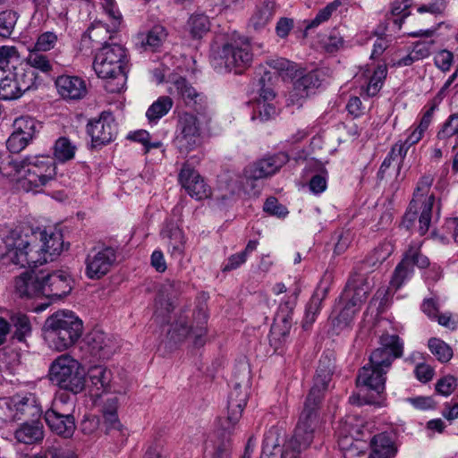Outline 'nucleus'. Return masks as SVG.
Returning a JSON list of instances; mask_svg holds the SVG:
<instances>
[{
	"mask_svg": "<svg viewBox=\"0 0 458 458\" xmlns=\"http://www.w3.org/2000/svg\"><path fill=\"white\" fill-rule=\"evenodd\" d=\"M332 368H318L314 377L313 386L310 390L304 403V408L301 413L299 422L295 428L293 436L284 445L281 458H300V454L307 449L311 444L314 437V430L318 424V408L324 392L327 389L331 381ZM274 433L269 432L265 437L260 458H277L272 454V449L278 446L275 442Z\"/></svg>",
	"mask_w": 458,
	"mask_h": 458,
	"instance_id": "obj_1",
	"label": "nucleus"
},
{
	"mask_svg": "<svg viewBox=\"0 0 458 458\" xmlns=\"http://www.w3.org/2000/svg\"><path fill=\"white\" fill-rule=\"evenodd\" d=\"M379 344L380 347L371 352L369 364L360 369L357 378L359 385L378 394L385 389L386 375L393 361L403 352V343L396 335H382Z\"/></svg>",
	"mask_w": 458,
	"mask_h": 458,
	"instance_id": "obj_2",
	"label": "nucleus"
},
{
	"mask_svg": "<svg viewBox=\"0 0 458 458\" xmlns=\"http://www.w3.org/2000/svg\"><path fill=\"white\" fill-rule=\"evenodd\" d=\"M211 64L218 72L241 74L253 59L250 40L236 33L223 42L217 40L211 48Z\"/></svg>",
	"mask_w": 458,
	"mask_h": 458,
	"instance_id": "obj_3",
	"label": "nucleus"
},
{
	"mask_svg": "<svg viewBox=\"0 0 458 458\" xmlns=\"http://www.w3.org/2000/svg\"><path fill=\"white\" fill-rule=\"evenodd\" d=\"M83 333L82 320L72 310H60L49 316L43 326L47 346L56 352L72 347Z\"/></svg>",
	"mask_w": 458,
	"mask_h": 458,
	"instance_id": "obj_4",
	"label": "nucleus"
},
{
	"mask_svg": "<svg viewBox=\"0 0 458 458\" xmlns=\"http://www.w3.org/2000/svg\"><path fill=\"white\" fill-rule=\"evenodd\" d=\"M126 49L119 44H105L96 54L93 68L97 75L102 79H112L106 89L110 92H119L127 79Z\"/></svg>",
	"mask_w": 458,
	"mask_h": 458,
	"instance_id": "obj_5",
	"label": "nucleus"
},
{
	"mask_svg": "<svg viewBox=\"0 0 458 458\" xmlns=\"http://www.w3.org/2000/svg\"><path fill=\"white\" fill-rule=\"evenodd\" d=\"M267 64L274 72L267 71L259 81V96L254 99L252 120L259 119L261 122L267 121L276 114V108L274 105L276 93L270 83L272 74L291 75L295 70L293 63L285 58H275L267 62Z\"/></svg>",
	"mask_w": 458,
	"mask_h": 458,
	"instance_id": "obj_6",
	"label": "nucleus"
},
{
	"mask_svg": "<svg viewBox=\"0 0 458 458\" xmlns=\"http://www.w3.org/2000/svg\"><path fill=\"white\" fill-rule=\"evenodd\" d=\"M433 182L434 175L431 174H424L420 178L409 210L405 213L403 220V225L408 229L413 225L419 215V232L420 235L425 234L430 226L432 208L435 202L434 194L429 193Z\"/></svg>",
	"mask_w": 458,
	"mask_h": 458,
	"instance_id": "obj_7",
	"label": "nucleus"
},
{
	"mask_svg": "<svg viewBox=\"0 0 458 458\" xmlns=\"http://www.w3.org/2000/svg\"><path fill=\"white\" fill-rule=\"evenodd\" d=\"M23 165L24 174L20 179V185L26 191H38L56 177L55 161L48 155L26 156Z\"/></svg>",
	"mask_w": 458,
	"mask_h": 458,
	"instance_id": "obj_8",
	"label": "nucleus"
},
{
	"mask_svg": "<svg viewBox=\"0 0 458 458\" xmlns=\"http://www.w3.org/2000/svg\"><path fill=\"white\" fill-rule=\"evenodd\" d=\"M49 377L60 388L73 394L81 393L85 387V371L69 354H62L52 362Z\"/></svg>",
	"mask_w": 458,
	"mask_h": 458,
	"instance_id": "obj_9",
	"label": "nucleus"
},
{
	"mask_svg": "<svg viewBox=\"0 0 458 458\" xmlns=\"http://www.w3.org/2000/svg\"><path fill=\"white\" fill-rule=\"evenodd\" d=\"M38 76L30 69L22 66L13 70H0V98L13 100L26 91L37 87Z\"/></svg>",
	"mask_w": 458,
	"mask_h": 458,
	"instance_id": "obj_10",
	"label": "nucleus"
},
{
	"mask_svg": "<svg viewBox=\"0 0 458 458\" xmlns=\"http://www.w3.org/2000/svg\"><path fill=\"white\" fill-rule=\"evenodd\" d=\"M29 246V236H22L17 230L0 227V259L7 255L10 260L21 267H26L30 262H36L37 254L23 252V248Z\"/></svg>",
	"mask_w": 458,
	"mask_h": 458,
	"instance_id": "obj_11",
	"label": "nucleus"
},
{
	"mask_svg": "<svg viewBox=\"0 0 458 458\" xmlns=\"http://www.w3.org/2000/svg\"><path fill=\"white\" fill-rule=\"evenodd\" d=\"M202 136L200 123L197 116L183 114L178 123L174 144L179 152L187 156L201 145Z\"/></svg>",
	"mask_w": 458,
	"mask_h": 458,
	"instance_id": "obj_12",
	"label": "nucleus"
},
{
	"mask_svg": "<svg viewBox=\"0 0 458 458\" xmlns=\"http://www.w3.org/2000/svg\"><path fill=\"white\" fill-rule=\"evenodd\" d=\"M72 410V404L68 405L61 398L55 400L53 407L45 413V420L49 428L65 438L71 437L76 428Z\"/></svg>",
	"mask_w": 458,
	"mask_h": 458,
	"instance_id": "obj_13",
	"label": "nucleus"
},
{
	"mask_svg": "<svg viewBox=\"0 0 458 458\" xmlns=\"http://www.w3.org/2000/svg\"><path fill=\"white\" fill-rule=\"evenodd\" d=\"M418 243L410 246L402 261L397 265L392 276L391 287L399 289L413 275V267L424 268L428 266V259L420 253Z\"/></svg>",
	"mask_w": 458,
	"mask_h": 458,
	"instance_id": "obj_14",
	"label": "nucleus"
},
{
	"mask_svg": "<svg viewBox=\"0 0 458 458\" xmlns=\"http://www.w3.org/2000/svg\"><path fill=\"white\" fill-rule=\"evenodd\" d=\"M42 244L31 245L29 241V246L23 248V252H34L37 254V262H30L26 267H37L42 265L47 261L54 259V257L59 255L64 248L63 236L60 233L55 232L47 233L46 231L41 233Z\"/></svg>",
	"mask_w": 458,
	"mask_h": 458,
	"instance_id": "obj_15",
	"label": "nucleus"
},
{
	"mask_svg": "<svg viewBox=\"0 0 458 458\" xmlns=\"http://www.w3.org/2000/svg\"><path fill=\"white\" fill-rule=\"evenodd\" d=\"M116 261V251L111 247L92 250L85 259L88 278L98 280L105 276Z\"/></svg>",
	"mask_w": 458,
	"mask_h": 458,
	"instance_id": "obj_16",
	"label": "nucleus"
},
{
	"mask_svg": "<svg viewBox=\"0 0 458 458\" xmlns=\"http://www.w3.org/2000/svg\"><path fill=\"white\" fill-rule=\"evenodd\" d=\"M182 287V284L175 280H165L161 284L155 302L154 317L157 322H167V317L174 310V301Z\"/></svg>",
	"mask_w": 458,
	"mask_h": 458,
	"instance_id": "obj_17",
	"label": "nucleus"
},
{
	"mask_svg": "<svg viewBox=\"0 0 458 458\" xmlns=\"http://www.w3.org/2000/svg\"><path fill=\"white\" fill-rule=\"evenodd\" d=\"M87 132L91 137L92 145L97 148L111 142L117 134V127L113 116L103 113L99 118L89 122Z\"/></svg>",
	"mask_w": 458,
	"mask_h": 458,
	"instance_id": "obj_18",
	"label": "nucleus"
},
{
	"mask_svg": "<svg viewBox=\"0 0 458 458\" xmlns=\"http://www.w3.org/2000/svg\"><path fill=\"white\" fill-rule=\"evenodd\" d=\"M41 276L44 296L60 299L72 291V280L66 271L59 270L47 275L41 273Z\"/></svg>",
	"mask_w": 458,
	"mask_h": 458,
	"instance_id": "obj_19",
	"label": "nucleus"
},
{
	"mask_svg": "<svg viewBox=\"0 0 458 458\" xmlns=\"http://www.w3.org/2000/svg\"><path fill=\"white\" fill-rule=\"evenodd\" d=\"M370 292L368 279L361 274L353 275L348 281L340 297V302H347L360 310Z\"/></svg>",
	"mask_w": 458,
	"mask_h": 458,
	"instance_id": "obj_20",
	"label": "nucleus"
},
{
	"mask_svg": "<svg viewBox=\"0 0 458 458\" xmlns=\"http://www.w3.org/2000/svg\"><path fill=\"white\" fill-rule=\"evenodd\" d=\"M287 156L280 153L263 158L244 169L246 179L258 180L276 174L287 162Z\"/></svg>",
	"mask_w": 458,
	"mask_h": 458,
	"instance_id": "obj_21",
	"label": "nucleus"
},
{
	"mask_svg": "<svg viewBox=\"0 0 458 458\" xmlns=\"http://www.w3.org/2000/svg\"><path fill=\"white\" fill-rule=\"evenodd\" d=\"M179 181L189 195L196 199H203L210 195V189L201 176L193 168L184 164L180 174Z\"/></svg>",
	"mask_w": 458,
	"mask_h": 458,
	"instance_id": "obj_22",
	"label": "nucleus"
},
{
	"mask_svg": "<svg viewBox=\"0 0 458 458\" xmlns=\"http://www.w3.org/2000/svg\"><path fill=\"white\" fill-rule=\"evenodd\" d=\"M171 340L174 342H181L186 338L192 339V343L196 347L203 346L206 342L207 328L202 323L195 327H188V322L185 318H180L169 331Z\"/></svg>",
	"mask_w": 458,
	"mask_h": 458,
	"instance_id": "obj_23",
	"label": "nucleus"
},
{
	"mask_svg": "<svg viewBox=\"0 0 458 458\" xmlns=\"http://www.w3.org/2000/svg\"><path fill=\"white\" fill-rule=\"evenodd\" d=\"M169 92L178 95L183 102L190 106H201L205 102V96L198 92L189 81L178 75L169 77Z\"/></svg>",
	"mask_w": 458,
	"mask_h": 458,
	"instance_id": "obj_24",
	"label": "nucleus"
},
{
	"mask_svg": "<svg viewBox=\"0 0 458 458\" xmlns=\"http://www.w3.org/2000/svg\"><path fill=\"white\" fill-rule=\"evenodd\" d=\"M321 80L317 71L310 72L299 78L293 84L290 94V101L293 105L301 106V100L308 98L320 86Z\"/></svg>",
	"mask_w": 458,
	"mask_h": 458,
	"instance_id": "obj_25",
	"label": "nucleus"
},
{
	"mask_svg": "<svg viewBox=\"0 0 458 458\" xmlns=\"http://www.w3.org/2000/svg\"><path fill=\"white\" fill-rule=\"evenodd\" d=\"M160 234L170 256L174 259L182 258L186 239L182 229L177 225L169 222L165 224Z\"/></svg>",
	"mask_w": 458,
	"mask_h": 458,
	"instance_id": "obj_26",
	"label": "nucleus"
},
{
	"mask_svg": "<svg viewBox=\"0 0 458 458\" xmlns=\"http://www.w3.org/2000/svg\"><path fill=\"white\" fill-rule=\"evenodd\" d=\"M118 400L116 397H112L106 400L103 407V423L102 426L106 434L111 435L114 437H125V428L121 423L118 415Z\"/></svg>",
	"mask_w": 458,
	"mask_h": 458,
	"instance_id": "obj_27",
	"label": "nucleus"
},
{
	"mask_svg": "<svg viewBox=\"0 0 458 458\" xmlns=\"http://www.w3.org/2000/svg\"><path fill=\"white\" fill-rule=\"evenodd\" d=\"M87 345L92 355L108 359L116 350V344L104 332L94 330L87 335Z\"/></svg>",
	"mask_w": 458,
	"mask_h": 458,
	"instance_id": "obj_28",
	"label": "nucleus"
},
{
	"mask_svg": "<svg viewBox=\"0 0 458 458\" xmlns=\"http://www.w3.org/2000/svg\"><path fill=\"white\" fill-rule=\"evenodd\" d=\"M247 384L236 382L228 397L227 420L232 425L236 424L242 417V412L247 403Z\"/></svg>",
	"mask_w": 458,
	"mask_h": 458,
	"instance_id": "obj_29",
	"label": "nucleus"
},
{
	"mask_svg": "<svg viewBox=\"0 0 458 458\" xmlns=\"http://www.w3.org/2000/svg\"><path fill=\"white\" fill-rule=\"evenodd\" d=\"M55 86L64 98L80 99L87 92L85 81L77 76H59L55 81Z\"/></svg>",
	"mask_w": 458,
	"mask_h": 458,
	"instance_id": "obj_30",
	"label": "nucleus"
},
{
	"mask_svg": "<svg viewBox=\"0 0 458 458\" xmlns=\"http://www.w3.org/2000/svg\"><path fill=\"white\" fill-rule=\"evenodd\" d=\"M15 290L21 297L43 295L42 276L34 272H24L15 279Z\"/></svg>",
	"mask_w": 458,
	"mask_h": 458,
	"instance_id": "obj_31",
	"label": "nucleus"
},
{
	"mask_svg": "<svg viewBox=\"0 0 458 458\" xmlns=\"http://www.w3.org/2000/svg\"><path fill=\"white\" fill-rule=\"evenodd\" d=\"M386 75L387 68L386 65H377L373 70L367 68L362 73L364 81L360 88L361 95L376 96L382 89Z\"/></svg>",
	"mask_w": 458,
	"mask_h": 458,
	"instance_id": "obj_32",
	"label": "nucleus"
},
{
	"mask_svg": "<svg viewBox=\"0 0 458 458\" xmlns=\"http://www.w3.org/2000/svg\"><path fill=\"white\" fill-rule=\"evenodd\" d=\"M372 453L370 458H393L397 453L394 435L392 432H381L370 440Z\"/></svg>",
	"mask_w": 458,
	"mask_h": 458,
	"instance_id": "obj_33",
	"label": "nucleus"
},
{
	"mask_svg": "<svg viewBox=\"0 0 458 458\" xmlns=\"http://www.w3.org/2000/svg\"><path fill=\"white\" fill-rule=\"evenodd\" d=\"M276 13V2L264 0L257 4L249 21V27L254 30H261L270 23Z\"/></svg>",
	"mask_w": 458,
	"mask_h": 458,
	"instance_id": "obj_34",
	"label": "nucleus"
},
{
	"mask_svg": "<svg viewBox=\"0 0 458 458\" xmlns=\"http://www.w3.org/2000/svg\"><path fill=\"white\" fill-rule=\"evenodd\" d=\"M14 436L19 443L37 444L44 437L43 425L39 420L25 421L16 429Z\"/></svg>",
	"mask_w": 458,
	"mask_h": 458,
	"instance_id": "obj_35",
	"label": "nucleus"
},
{
	"mask_svg": "<svg viewBox=\"0 0 458 458\" xmlns=\"http://www.w3.org/2000/svg\"><path fill=\"white\" fill-rule=\"evenodd\" d=\"M15 415L17 420L31 419V420H38L42 411L40 406L38 404L36 397L32 394H28L25 396L18 397L17 401H14Z\"/></svg>",
	"mask_w": 458,
	"mask_h": 458,
	"instance_id": "obj_36",
	"label": "nucleus"
},
{
	"mask_svg": "<svg viewBox=\"0 0 458 458\" xmlns=\"http://www.w3.org/2000/svg\"><path fill=\"white\" fill-rule=\"evenodd\" d=\"M328 293V286L320 283L317 289L315 290L313 295L310 302L306 307L305 317L303 319V327L308 328L310 327L314 321L318 314L321 310V305L324 299L327 297Z\"/></svg>",
	"mask_w": 458,
	"mask_h": 458,
	"instance_id": "obj_37",
	"label": "nucleus"
},
{
	"mask_svg": "<svg viewBox=\"0 0 458 458\" xmlns=\"http://www.w3.org/2000/svg\"><path fill=\"white\" fill-rule=\"evenodd\" d=\"M210 27L208 16L202 13H192L186 22V30L193 39L202 38L210 30Z\"/></svg>",
	"mask_w": 458,
	"mask_h": 458,
	"instance_id": "obj_38",
	"label": "nucleus"
},
{
	"mask_svg": "<svg viewBox=\"0 0 458 458\" xmlns=\"http://www.w3.org/2000/svg\"><path fill=\"white\" fill-rule=\"evenodd\" d=\"M89 382L98 391L107 392L110 390L113 378L112 371L104 366H94L88 372Z\"/></svg>",
	"mask_w": 458,
	"mask_h": 458,
	"instance_id": "obj_39",
	"label": "nucleus"
},
{
	"mask_svg": "<svg viewBox=\"0 0 458 458\" xmlns=\"http://www.w3.org/2000/svg\"><path fill=\"white\" fill-rule=\"evenodd\" d=\"M291 327L292 317L285 313H276L270 329V342L284 340L289 335Z\"/></svg>",
	"mask_w": 458,
	"mask_h": 458,
	"instance_id": "obj_40",
	"label": "nucleus"
},
{
	"mask_svg": "<svg viewBox=\"0 0 458 458\" xmlns=\"http://www.w3.org/2000/svg\"><path fill=\"white\" fill-rule=\"evenodd\" d=\"M173 99L168 96L159 97L152 105L148 108L146 116L150 123H156L160 118L165 116L173 107Z\"/></svg>",
	"mask_w": 458,
	"mask_h": 458,
	"instance_id": "obj_41",
	"label": "nucleus"
},
{
	"mask_svg": "<svg viewBox=\"0 0 458 458\" xmlns=\"http://www.w3.org/2000/svg\"><path fill=\"white\" fill-rule=\"evenodd\" d=\"M11 324L14 327L13 338L24 342L31 335V324L27 315L15 313L11 317Z\"/></svg>",
	"mask_w": 458,
	"mask_h": 458,
	"instance_id": "obj_42",
	"label": "nucleus"
},
{
	"mask_svg": "<svg viewBox=\"0 0 458 458\" xmlns=\"http://www.w3.org/2000/svg\"><path fill=\"white\" fill-rule=\"evenodd\" d=\"M26 64L29 65L28 69L32 70L34 72L33 69H36L45 74H49L53 70L51 60L46 55L35 50L30 51L26 58Z\"/></svg>",
	"mask_w": 458,
	"mask_h": 458,
	"instance_id": "obj_43",
	"label": "nucleus"
},
{
	"mask_svg": "<svg viewBox=\"0 0 458 458\" xmlns=\"http://www.w3.org/2000/svg\"><path fill=\"white\" fill-rule=\"evenodd\" d=\"M0 174L12 180L18 179L20 181L24 174L23 158L15 160L7 156L0 164Z\"/></svg>",
	"mask_w": 458,
	"mask_h": 458,
	"instance_id": "obj_44",
	"label": "nucleus"
},
{
	"mask_svg": "<svg viewBox=\"0 0 458 458\" xmlns=\"http://www.w3.org/2000/svg\"><path fill=\"white\" fill-rule=\"evenodd\" d=\"M76 148V146L68 138L60 137L54 146L55 157L61 162L69 161L74 157Z\"/></svg>",
	"mask_w": 458,
	"mask_h": 458,
	"instance_id": "obj_45",
	"label": "nucleus"
},
{
	"mask_svg": "<svg viewBox=\"0 0 458 458\" xmlns=\"http://www.w3.org/2000/svg\"><path fill=\"white\" fill-rule=\"evenodd\" d=\"M117 29L118 28H114L113 25L109 28L102 21H98L93 23L88 29L87 33L92 41L98 43L104 42L105 45L107 44L106 42L107 39H111L113 38V34L116 32Z\"/></svg>",
	"mask_w": 458,
	"mask_h": 458,
	"instance_id": "obj_46",
	"label": "nucleus"
},
{
	"mask_svg": "<svg viewBox=\"0 0 458 458\" xmlns=\"http://www.w3.org/2000/svg\"><path fill=\"white\" fill-rule=\"evenodd\" d=\"M394 251V246L389 242H384L374 249L366 259L365 263L369 267H376L384 262Z\"/></svg>",
	"mask_w": 458,
	"mask_h": 458,
	"instance_id": "obj_47",
	"label": "nucleus"
},
{
	"mask_svg": "<svg viewBox=\"0 0 458 458\" xmlns=\"http://www.w3.org/2000/svg\"><path fill=\"white\" fill-rule=\"evenodd\" d=\"M19 15L12 10H4L0 13V37L8 38L13 32Z\"/></svg>",
	"mask_w": 458,
	"mask_h": 458,
	"instance_id": "obj_48",
	"label": "nucleus"
},
{
	"mask_svg": "<svg viewBox=\"0 0 458 458\" xmlns=\"http://www.w3.org/2000/svg\"><path fill=\"white\" fill-rule=\"evenodd\" d=\"M338 305H341V310L335 318V326L343 329L352 324L359 310L347 302L339 301Z\"/></svg>",
	"mask_w": 458,
	"mask_h": 458,
	"instance_id": "obj_49",
	"label": "nucleus"
},
{
	"mask_svg": "<svg viewBox=\"0 0 458 458\" xmlns=\"http://www.w3.org/2000/svg\"><path fill=\"white\" fill-rule=\"evenodd\" d=\"M428 348L430 352L441 362H447L453 357L451 347L444 341L437 338H431L428 341Z\"/></svg>",
	"mask_w": 458,
	"mask_h": 458,
	"instance_id": "obj_50",
	"label": "nucleus"
},
{
	"mask_svg": "<svg viewBox=\"0 0 458 458\" xmlns=\"http://www.w3.org/2000/svg\"><path fill=\"white\" fill-rule=\"evenodd\" d=\"M458 134V113L449 115L447 120L443 123L437 134L439 141H446L450 138Z\"/></svg>",
	"mask_w": 458,
	"mask_h": 458,
	"instance_id": "obj_51",
	"label": "nucleus"
},
{
	"mask_svg": "<svg viewBox=\"0 0 458 458\" xmlns=\"http://www.w3.org/2000/svg\"><path fill=\"white\" fill-rule=\"evenodd\" d=\"M13 131L32 139L37 129L36 121L28 116L16 118L13 122Z\"/></svg>",
	"mask_w": 458,
	"mask_h": 458,
	"instance_id": "obj_52",
	"label": "nucleus"
},
{
	"mask_svg": "<svg viewBox=\"0 0 458 458\" xmlns=\"http://www.w3.org/2000/svg\"><path fill=\"white\" fill-rule=\"evenodd\" d=\"M339 445L344 450V458H354L355 456H360L364 453V449L366 448V445L362 441H352L348 437L341 439Z\"/></svg>",
	"mask_w": 458,
	"mask_h": 458,
	"instance_id": "obj_53",
	"label": "nucleus"
},
{
	"mask_svg": "<svg viewBox=\"0 0 458 458\" xmlns=\"http://www.w3.org/2000/svg\"><path fill=\"white\" fill-rule=\"evenodd\" d=\"M339 4V2L335 1L333 3L328 4L326 7L321 9L314 19H312L310 21H306L307 25L305 27V30L307 31L309 30L317 28L321 23L327 21L332 15L333 12L337 9Z\"/></svg>",
	"mask_w": 458,
	"mask_h": 458,
	"instance_id": "obj_54",
	"label": "nucleus"
},
{
	"mask_svg": "<svg viewBox=\"0 0 458 458\" xmlns=\"http://www.w3.org/2000/svg\"><path fill=\"white\" fill-rule=\"evenodd\" d=\"M167 36L166 30L161 26H154L147 34L145 40H142V44L148 46L152 48L158 47L164 42Z\"/></svg>",
	"mask_w": 458,
	"mask_h": 458,
	"instance_id": "obj_55",
	"label": "nucleus"
},
{
	"mask_svg": "<svg viewBox=\"0 0 458 458\" xmlns=\"http://www.w3.org/2000/svg\"><path fill=\"white\" fill-rule=\"evenodd\" d=\"M57 35L52 31H46L38 37L34 49L38 52H47L53 49L57 42Z\"/></svg>",
	"mask_w": 458,
	"mask_h": 458,
	"instance_id": "obj_56",
	"label": "nucleus"
},
{
	"mask_svg": "<svg viewBox=\"0 0 458 458\" xmlns=\"http://www.w3.org/2000/svg\"><path fill=\"white\" fill-rule=\"evenodd\" d=\"M103 11L112 20L114 28H118L122 22V13H120L115 0H99Z\"/></svg>",
	"mask_w": 458,
	"mask_h": 458,
	"instance_id": "obj_57",
	"label": "nucleus"
},
{
	"mask_svg": "<svg viewBox=\"0 0 458 458\" xmlns=\"http://www.w3.org/2000/svg\"><path fill=\"white\" fill-rule=\"evenodd\" d=\"M30 140V138L13 131L6 141V146L10 152L19 153L27 147Z\"/></svg>",
	"mask_w": 458,
	"mask_h": 458,
	"instance_id": "obj_58",
	"label": "nucleus"
},
{
	"mask_svg": "<svg viewBox=\"0 0 458 458\" xmlns=\"http://www.w3.org/2000/svg\"><path fill=\"white\" fill-rule=\"evenodd\" d=\"M327 186V172L325 169L321 170L320 174H315L311 177L309 187L314 194H320L326 191Z\"/></svg>",
	"mask_w": 458,
	"mask_h": 458,
	"instance_id": "obj_59",
	"label": "nucleus"
},
{
	"mask_svg": "<svg viewBox=\"0 0 458 458\" xmlns=\"http://www.w3.org/2000/svg\"><path fill=\"white\" fill-rule=\"evenodd\" d=\"M20 55L15 47L2 46L0 47V70H5L9 64L13 60H18Z\"/></svg>",
	"mask_w": 458,
	"mask_h": 458,
	"instance_id": "obj_60",
	"label": "nucleus"
},
{
	"mask_svg": "<svg viewBox=\"0 0 458 458\" xmlns=\"http://www.w3.org/2000/svg\"><path fill=\"white\" fill-rule=\"evenodd\" d=\"M344 45V38L339 31L334 30L330 32L324 42V47L328 53H335L341 49Z\"/></svg>",
	"mask_w": 458,
	"mask_h": 458,
	"instance_id": "obj_61",
	"label": "nucleus"
},
{
	"mask_svg": "<svg viewBox=\"0 0 458 458\" xmlns=\"http://www.w3.org/2000/svg\"><path fill=\"white\" fill-rule=\"evenodd\" d=\"M454 61V55L448 50H441L434 56L435 65L443 72L450 70Z\"/></svg>",
	"mask_w": 458,
	"mask_h": 458,
	"instance_id": "obj_62",
	"label": "nucleus"
},
{
	"mask_svg": "<svg viewBox=\"0 0 458 458\" xmlns=\"http://www.w3.org/2000/svg\"><path fill=\"white\" fill-rule=\"evenodd\" d=\"M263 209L265 212L278 217H284L288 214L286 208L281 205L274 197L267 199Z\"/></svg>",
	"mask_w": 458,
	"mask_h": 458,
	"instance_id": "obj_63",
	"label": "nucleus"
},
{
	"mask_svg": "<svg viewBox=\"0 0 458 458\" xmlns=\"http://www.w3.org/2000/svg\"><path fill=\"white\" fill-rule=\"evenodd\" d=\"M457 386V380L453 376H446L439 379L436 385V390L445 396L450 395Z\"/></svg>",
	"mask_w": 458,
	"mask_h": 458,
	"instance_id": "obj_64",
	"label": "nucleus"
}]
</instances>
